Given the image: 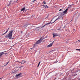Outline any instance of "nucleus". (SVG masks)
I'll use <instances>...</instances> for the list:
<instances>
[{"label":"nucleus","instance_id":"11","mask_svg":"<svg viewBox=\"0 0 80 80\" xmlns=\"http://www.w3.org/2000/svg\"><path fill=\"white\" fill-rule=\"evenodd\" d=\"M42 6L44 7V8H48V6L47 5H42Z\"/></svg>","mask_w":80,"mask_h":80},{"label":"nucleus","instance_id":"10","mask_svg":"<svg viewBox=\"0 0 80 80\" xmlns=\"http://www.w3.org/2000/svg\"><path fill=\"white\" fill-rule=\"evenodd\" d=\"M26 62V61L24 60H22L21 61V64H24V63H25Z\"/></svg>","mask_w":80,"mask_h":80},{"label":"nucleus","instance_id":"2","mask_svg":"<svg viewBox=\"0 0 80 80\" xmlns=\"http://www.w3.org/2000/svg\"><path fill=\"white\" fill-rule=\"evenodd\" d=\"M45 38L43 37H41L37 41L36 43V44H39L43 41V39H44Z\"/></svg>","mask_w":80,"mask_h":80},{"label":"nucleus","instance_id":"16","mask_svg":"<svg viewBox=\"0 0 80 80\" xmlns=\"http://www.w3.org/2000/svg\"><path fill=\"white\" fill-rule=\"evenodd\" d=\"M35 45L33 46V48H31L30 49L31 50H32V49H33V48H35Z\"/></svg>","mask_w":80,"mask_h":80},{"label":"nucleus","instance_id":"27","mask_svg":"<svg viewBox=\"0 0 80 80\" xmlns=\"http://www.w3.org/2000/svg\"><path fill=\"white\" fill-rule=\"evenodd\" d=\"M5 55H7V53H5Z\"/></svg>","mask_w":80,"mask_h":80},{"label":"nucleus","instance_id":"23","mask_svg":"<svg viewBox=\"0 0 80 80\" xmlns=\"http://www.w3.org/2000/svg\"><path fill=\"white\" fill-rule=\"evenodd\" d=\"M62 9H61L59 10V11L61 12V11H62Z\"/></svg>","mask_w":80,"mask_h":80},{"label":"nucleus","instance_id":"15","mask_svg":"<svg viewBox=\"0 0 80 80\" xmlns=\"http://www.w3.org/2000/svg\"><path fill=\"white\" fill-rule=\"evenodd\" d=\"M51 23V22H49L48 23H47L46 24H45L44 26V27H45V26H46V25H49V24H50V23Z\"/></svg>","mask_w":80,"mask_h":80},{"label":"nucleus","instance_id":"12","mask_svg":"<svg viewBox=\"0 0 80 80\" xmlns=\"http://www.w3.org/2000/svg\"><path fill=\"white\" fill-rule=\"evenodd\" d=\"M25 7H24L23 8H22V9H21L20 12H22L23 11V12H24L25 11Z\"/></svg>","mask_w":80,"mask_h":80},{"label":"nucleus","instance_id":"32","mask_svg":"<svg viewBox=\"0 0 80 80\" xmlns=\"http://www.w3.org/2000/svg\"><path fill=\"white\" fill-rule=\"evenodd\" d=\"M1 56V55H0V56Z\"/></svg>","mask_w":80,"mask_h":80},{"label":"nucleus","instance_id":"29","mask_svg":"<svg viewBox=\"0 0 80 80\" xmlns=\"http://www.w3.org/2000/svg\"><path fill=\"white\" fill-rule=\"evenodd\" d=\"M21 67H23V66H21V67H20V68H21Z\"/></svg>","mask_w":80,"mask_h":80},{"label":"nucleus","instance_id":"28","mask_svg":"<svg viewBox=\"0 0 80 80\" xmlns=\"http://www.w3.org/2000/svg\"><path fill=\"white\" fill-rule=\"evenodd\" d=\"M79 41H80V40H78L77 42H78Z\"/></svg>","mask_w":80,"mask_h":80},{"label":"nucleus","instance_id":"20","mask_svg":"<svg viewBox=\"0 0 80 80\" xmlns=\"http://www.w3.org/2000/svg\"><path fill=\"white\" fill-rule=\"evenodd\" d=\"M76 50H77L78 51H80V49H76Z\"/></svg>","mask_w":80,"mask_h":80},{"label":"nucleus","instance_id":"21","mask_svg":"<svg viewBox=\"0 0 80 80\" xmlns=\"http://www.w3.org/2000/svg\"><path fill=\"white\" fill-rule=\"evenodd\" d=\"M43 3L44 4H46V2H43Z\"/></svg>","mask_w":80,"mask_h":80},{"label":"nucleus","instance_id":"18","mask_svg":"<svg viewBox=\"0 0 80 80\" xmlns=\"http://www.w3.org/2000/svg\"><path fill=\"white\" fill-rule=\"evenodd\" d=\"M16 72H17L16 71H12V73H16Z\"/></svg>","mask_w":80,"mask_h":80},{"label":"nucleus","instance_id":"25","mask_svg":"<svg viewBox=\"0 0 80 80\" xmlns=\"http://www.w3.org/2000/svg\"><path fill=\"white\" fill-rule=\"evenodd\" d=\"M21 32L22 33H23V31H21Z\"/></svg>","mask_w":80,"mask_h":80},{"label":"nucleus","instance_id":"7","mask_svg":"<svg viewBox=\"0 0 80 80\" xmlns=\"http://www.w3.org/2000/svg\"><path fill=\"white\" fill-rule=\"evenodd\" d=\"M60 16H59L57 18L56 20L55 21H54V22H52L51 23H54V22H56V21H57V20H59V19H60Z\"/></svg>","mask_w":80,"mask_h":80},{"label":"nucleus","instance_id":"26","mask_svg":"<svg viewBox=\"0 0 80 80\" xmlns=\"http://www.w3.org/2000/svg\"><path fill=\"white\" fill-rule=\"evenodd\" d=\"M18 63H21V62H19V61H18Z\"/></svg>","mask_w":80,"mask_h":80},{"label":"nucleus","instance_id":"24","mask_svg":"<svg viewBox=\"0 0 80 80\" xmlns=\"http://www.w3.org/2000/svg\"><path fill=\"white\" fill-rule=\"evenodd\" d=\"M38 28V29H37H37H38V30H40V28L39 27V28Z\"/></svg>","mask_w":80,"mask_h":80},{"label":"nucleus","instance_id":"13","mask_svg":"<svg viewBox=\"0 0 80 80\" xmlns=\"http://www.w3.org/2000/svg\"><path fill=\"white\" fill-rule=\"evenodd\" d=\"M9 29V28H8V30L6 32H5L3 33V35H5V34H6L8 32V29Z\"/></svg>","mask_w":80,"mask_h":80},{"label":"nucleus","instance_id":"8","mask_svg":"<svg viewBox=\"0 0 80 80\" xmlns=\"http://www.w3.org/2000/svg\"><path fill=\"white\" fill-rule=\"evenodd\" d=\"M12 1H10L9 4L7 5V6H8V7H9V6H10V5H11V3H12V4H13V3H12Z\"/></svg>","mask_w":80,"mask_h":80},{"label":"nucleus","instance_id":"4","mask_svg":"<svg viewBox=\"0 0 80 80\" xmlns=\"http://www.w3.org/2000/svg\"><path fill=\"white\" fill-rule=\"evenodd\" d=\"M71 5H69L68 6V8L66 9L65 11H64L63 13H67V11H68V9H69V8H71Z\"/></svg>","mask_w":80,"mask_h":80},{"label":"nucleus","instance_id":"1","mask_svg":"<svg viewBox=\"0 0 80 80\" xmlns=\"http://www.w3.org/2000/svg\"><path fill=\"white\" fill-rule=\"evenodd\" d=\"M13 30L11 31L10 32H9V34L5 36V38H9V39H11V40H13V39L14 38H12V35L13 34Z\"/></svg>","mask_w":80,"mask_h":80},{"label":"nucleus","instance_id":"31","mask_svg":"<svg viewBox=\"0 0 80 80\" xmlns=\"http://www.w3.org/2000/svg\"><path fill=\"white\" fill-rule=\"evenodd\" d=\"M54 51H55V50H53Z\"/></svg>","mask_w":80,"mask_h":80},{"label":"nucleus","instance_id":"5","mask_svg":"<svg viewBox=\"0 0 80 80\" xmlns=\"http://www.w3.org/2000/svg\"><path fill=\"white\" fill-rule=\"evenodd\" d=\"M54 42H55V41H54L52 43H51L49 45H48L47 46V48H49V47H51L53 45V43H54Z\"/></svg>","mask_w":80,"mask_h":80},{"label":"nucleus","instance_id":"34","mask_svg":"<svg viewBox=\"0 0 80 80\" xmlns=\"http://www.w3.org/2000/svg\"><path fill=\"white\" fill-rule=\"evenodd\" d=\"M2 79V78H0V79Z\"/></svg>","mask_w":80,"mask_h":80},{"label":"nucleus","instance_id":"22","mask_svg":"<svg viewBox=\"0 0 80 80\" xmlns=\"http://www.w3.org/2000/svg\"><path fill=\"white\" fill-rule=\"evenodd\" d=\"M36 0H34L33 1H32V2H35V1H36Z\"/></svg>","mask_w":80,"mask_h":80},{"label":"nucleus","instance_id":"30","mask_svg":"<svg viewBox=\"0 0 80 80\" xmlns=\"http://www.w3.org/2000/svg\"><path fill=\"white\" fill-rule=\"evenodd\" d=\"M48 17L47 16L46 18H48Z\"/></svg>","mask_w":80,"mask_h":80},{"label":"nucleus","instance_id":"35","mask_svg":"<svg viewBox=\"0 0 80 80\" xmlns=\"http://www.w3.org/2000/svg\"><path fill=\"white\" fill-rule=\"evenodd\" d=\"M76 72H77L76 71Z\"/></svg>","mask_w":80,"mask_h":80},{"label":"nucleus","instance_id":"9","mask_svg":"<svg viewBox=\"0 0 80 80\" xmlns=\"http://www.w3.org/2000/svg\"><path fill=\"white\" fill-rule=\"evenodd\" d=\"M4 52H0V55H1L0 58L2 57V55H3L4 54H5V53H4Z\"/></svg>","mask_w":80,"mask_h":80},{"label":"nucleus","instance_id":"19","mask_svg":"<svg viewBox=\"0 0 80 80\" xmlns=\"http://www.w3.org/2000/svg\"><path fill=\"white\" fill-rule=\"evenodd\" d=\"M7 63L6 65H5L4 66H6V65H8V63H9V61H8V62H7Z\"/></svg>","mask_w":80,"mask_h":80},{"label":"nucleus","instance_id":"33","mask_svg":"<svg viewBox=\"0 0 80 80\" xmlns=\"http://www.w3.org/2000/svg\"><path fill=\"white\" fill-rule=\"evenodd\" d=\"M78 42H80V41H79Z\"/></svg>","mask_w":80,"mask_h":80},{"label":"nucleus","instance_id":"3","mask_svg":"<svg viewBox=\"0 0 80 80\" xmlns=\"http://www.w3.org/2000/svg\"><path fill=\"white\" fill-rule=\"evenodd\" d=\"M21 74H22V73H20L16 75L15 77V79H18V78H19L20 77H21Z\"/></svg>","mask_w":80,"mask_h":80},{"label":"nucleus","instance_id":"14","mask_svg":"<svg viewBox=\"0 0 80 80\" xmlns=\"http://www.w3.org/2000/svg\"><path fill=\"white\" fill-rule=\"evenodd\" d=\"M19 69V68H17L14 70V71H16V72H18V71Z\"/></svg>","mask_w":80,"mask_h":80},{"label":"nucleus","instance_id":"6","mask_svg":"<svg viewBox=\"0 0 80 80\" xmlns=\"http://www.w3.org/2000/svg\"><path fill=\"white\" fill-rule=\"evenodd\" d=\"M53 38H55V36H58V34L57 33L52 34Z\"/></svg>","mask_w":80,"mask_h":80},{"label":"nucleus","instance_id":"17","mask_svg":"<svg viewBox=\"0 0 80 80\" xmlns=\"http://www.w3.org/2000/svg\"><path fill=\"white\" fill-rule=\"evenodd\" d=\"M41 62H39L38 65V67H39V66H40V64Z\"/></svg>","mask_w":80,"mask_h":80}]
</instances>
